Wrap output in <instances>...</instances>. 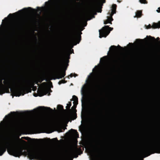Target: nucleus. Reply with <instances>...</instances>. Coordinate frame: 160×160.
Segmentation results:
<instances>
[{"instance_id": "obj_1", "label": "nucleus", "mask_w": 160, "mask_h": 160, "mask_svg": "<svg viewBox=\"0 0 160 160\" xmlns=\"http://www.w3.org/2000/svg\"><path fill=\"white\" fill-rule=\"evenodd\" d=\"M0 148H8L9 153L15 157H19L21 156L24 149L22 147H18L15 141H12L10 142H7L4 146Z\"/></svg>"}, {"instance_id": "obj_2", "label": "nucleus", "mask_w": 160, "mask_h": 160, "mask_svg": "<svg viewBox=\"0 0 160 160\" xmlns=\"http://www.w3.org/2000/svg\"><path fill=\"white\" fill-rule=\"evenodd\" d=\"M156 147L160 148V145L155 144L147 146L141 150L139 154L130 158H134L136 160H137V159L139 158V160H143V158H141L140 157L144 156L143 158H145L155 153H160L157 152L158 151L155 150V148Z\"/></svg>"}, {"instance_id": "obj_3", "label": "nucleus", "mask_w": 160, "mask_h": 160, "mask_svg": "<svg viewBox=\"0 0 160 160\" xmlns=\"http://www.w3.org/2000/svg\"><path fill=\"white\" fill-rule=\"evenodd\" d=\"M94 99H95L94 100L96 101L95 104V107L92 110L91 114L94 120H101V118L102 117L101 109L98 107L99 105L100 104V102L98 99H97V98H95Z\"/></svg>"}, {"instance_id": "obj_4", "label": "nucleus", "mask_w": 160, "mask_h": 160, "mask_svg": "<svg viewBox=\"0 0 160 160\" xmlns=\"http://www.w3.org/2000/svg\"><path fill=\"white\" fill-rule=\"evenodd\" d=\"M27 152L28 157L31 159L37 157L41 159L44 158L47 155V153L45 152L33 149L28 150Z\"/></svg>"}, {"instance_id": "obj_5", "label": "nucleus", "mask_w": 160, "mask_h": 160, "mask_svg": "<svg viewBox=\"0 0 160 160\" xmlns=\"http://www.w3.org/2000/svg\"><path fill=\"white\" fill-rule=\"evenodd\" d=\"M22 126L21 122L18 120H14L10 123L8 130L10 132H14L20 130Z\"/></svg>"}, {"instance_id": "obj_6", "label": "nucleus", "mask_w": 160, "mask_h": 160, "mask_svg": "<svg viewBox=\"0 0 160 160\" xmlns=\"http://www.w3.org/2000/svg\"><path fill=\"white\" fill-rule=\"evenodd\" d=\"M83 29L80 31H75L74 32L71 38V40L73 43L74 45H76L80 42L81 38V34L82 33L81 31Z\"/></svg>"}, {"instance_id": "obj_7", "label": "nucleus", "mask_w": 160, "mask_h": 160, "mask_svg": "<svg viewBox=\"0 0 160 160\" xmlns=\"http://www.w3.org/2000/svg\"><path fill=\"white\" fill-rule=\"evenodd\" d=\"M109 29H111L112 30L113 28L109 27L108 26L106 25L102 27V29L99 30V38H101L102 37H106L110 32Z\"/></svg>"}, {"instance_id": "obj_8", "label": "nucleus", "mask_w": 160, "mask_h": 160, "mask_svg": "<svg viewBox=\"0 0 160 160\" xmlns=\"http://www.w3.org/2000/svg\"><path fill=\"white\" fill-rule=\"evenodd\" d=\"M92 156L94 160H105L102 154L99 151L95 152L92 151L91 152ZM128 160H136L134 158H129Z\"/></svg>"}, {"instance_id": "obj_9", "label": "nucleus", "mask_w": 160, "mask_h": 160, "mask_svg": "<svg viewBox=\"0 0 160 160\" xmlns=\"http://www.w3.org/2000/svg\"><path fill=\"white\" fill-rule=\"evenodd\" d=\"M82 153V151L80 148H78L77 147H75L72 150V153L73 154H76L75 158H77L78 155H80Z\"/></svg>"}, {"instance_id": "obj_10", "label": "nucleus", "mask_w": 160, "mask_h": 160, "mask_svg": "<svg viewBox=\"0 0 160 160\" xmlns=\"http://www.w3.org/2000/svg\"><path fill=\"white\" fill-rule=\"evenodd\" d=\"M151 28L154 29L160 28V21H159L158 23H154L152 26L149 24L148 26H146V28L148 29Z\"/></svg>"}, {"instance_id": "obj_11", "label": "nucleus", "mask_w": 160, "mask_h": 160, "mask_svg": "<svg viewBox=\"0 0 160 160\" xmlns=\"http://www.w3.org/2000/svg\"><path fill=\"white\" fill-rule=\"evenodd\" d=\"M10 46V42L9 40L6 44H4L3 46L2 50V52L3 53H5L9 48Z\"/></svg>"}, {"instance_id": "obj_12", "label": "nucleus", "mask_w": 160, "mask_h": 160, "mask_svg": "<svg viewBox=\"0 0 160 160\" xmlns=\"http://www.w3.org/2000/svg\"><path fill=\"white\" fill-rule=\"evenodd\" d=\"M117 5L115 4H113L112 5L111 11H109L108 13V15H111L113 16V15L116 12V10L117 8Z\"/></svg>"}, {"instance_id": "obj_13", "label": "nucleus", "mask_w": 160, "mask_h": 160, "mask_svg": "<svg viewBox=\"0 0 160 160\" xmlns=\"http://www.w3.org/2000/svg\"><path fill=\"white\" fill-rule=\"evenodd\" d=\"M67 69V68L64 71H59L58 72L57 74V79L62 78L64 77L66 75V71H65Z\"/></svg>"}, {"instance_id": "obj_14", "label": "nucleus", "mask_w": 160, "mask_h": 160, "mask_svg": "<svg viewBox=\"0 0 160 160\" xmlns=\"http://www.w3.org/2000/svg\"><path fill=\"white\" fill-rule=\"evenodd\" d=\"M109 16L107 17V19L104 22V24H106L108 23L112 24V21H113V19L112 18V16L111 15H108Z\"/></svg>"}, {"instance_id": "obj_15", "label": "nucleus", "mask_w": 160, "mask_h": 160, "mask_svg": "<svg viewBox=\"0 0 160 160\" xmlns=\"http://www.w3.org/2000/svg\"><path fill=\"white\" fill-rule=\"evenodd\" d=\"M117 47L114 45L111 46L109 48L110 52L112 54L115 53L117 51Z\"/></svg>"}, {"instance_id": "obj_16", "label": "nucleus", "mask_w": 160, "mask_h": 160, "mask_svg": "<svg viewBox=\"0 0 160 160\" xmlns=\"http://www.w3.org/2000/svg\"><path fill=\"white\" fill-rule=\"evenodd\" d=\"M142 15V10H137L135 12V15L134 16V18H140Z\"/></svg>"}, {"instance_id": "obj_17", "label": "nucleus", "mask_w": 160, "mask_h": 160, "mask_svg": "<svg viewBox=\"0 0 160 160\" xmlns=\"http://www.w3.org/2000/svg\"><path fill=\"white\" fill-rule=\"evenodd\" d=\"M60 58L61 59V63L60 64V68L62 67L63 64V60L64 59V55L63 53H61L60 55Z\"/></svg>"}, {"instance_id": "obj_18", "label": "nucleus", "mask_w": 160, "mask_h": 160, "mask_svg": "<svg viewBox=\"0 0 160 160\" xmlns=\"http://www.w3.org/2000/svg\"><path fill=\"white\" fill-rule=\"evenodd\" d=\"M121 157L120 155L117 153L112 157V160H121Z\"/></svg>"}, {"instance_id": "obj_19", "label": "nucleus", "mask_w": 160, "mask_h": 160, "mask_svg": "<svg viewBox=\"0 0 160 160\" xmlns=\"http://www.w3.org/2000/svg\"><path fill=\"white\" fill-rule=\"evenodd\" d=\"M40 92L42 93V95H39L40 96H42L44 95H46L48 92V90L45 88L42 89L40 90Z\"/></svg>"}, {"instance_id": "obj_20", "label": "nucleus", "mask_w": 160, "mask_h": 160, "mask_svg": "<svg viewBox=\"0 0 160 160\" xmlns=\"http://www.w3.org/2000/svg\"><path fill=\"white\" fill-rule=\"evenodd\" d=\"M72 100L74 101L73 104H78V97L75 95H73L72 96Z\"/></svg>"}, {"instance_id": "obj_21", "label": "nucleus", "mask_w": 160, "mask_h": 160, "mask_svg": "<svg viewBox=\"0 0 160 160\" xmlns=\"http://www.w3.org/2000/svg\"><path fill=\"white\" fill-rule=\"evenodd\" d=\"M69 132L71 133H73L76 136H78V134L76 130L71 129Z\"/></svg>"}, {"instance_id": "obj_22", "label": "nucleus", "mask_w": 160, "mask_h": 160, "mask_svg": "<svg viewBox=\"0 0 160 160\" xmlns=\"http://www.w3.org/2000/svg\"><path fill=\"white\" fill-rule=\"evenodd\" d=\"M39 108H46V109L45 110L48 113H49L52 112L53 111L52 109L51 108L49 107H40Z\"/></svg>"}, {"instance_id": "obj_23", "label": "nucleus", "mask_w": 160, "mask_h": 160, "mask_svg": "<svg viewBox=\"0 0 160 160\" xmlns=\"http://www.w3.org/2000/svg\"><path fill=\"white\" fill-rule=\"evenodd\" d=\"M6 151V148H0V156H2Z\"/></svg>"}, {"instance_id": "obj_24", "label": "nucleus", "mask_w": 160, "mask_h": 160, "mask_svg": "<svg viewBox=\"0 0 160 160\" xmlns=\"http://www.w3.org/2000/svg\"><path fill=\"white\" fill-rule=\"evenodd\" d=\"M101 82H99V83L96 85L97 89L96 90V92L97 93L98 92V90L101 88Z\"/></svg>"}, {"instance_id": "obj_25", "label": "nucleus", "mask_w": 160, "mask_h": 160, "mask_svg": "<svg viewBox=\"0 0 160 160\" xmlns=\"http://www.w3.org/2000/svg\"><path fill=\"white\" fill-rule=\"evenodd\" d=\"M77 105V104H73V106L71 108V109L73 112H76L77 110L76 108Z\"/></svg>"}, {"instance_id": "obj_26", "label": "nucleus", "mask_w": 160, "mask_h": 160, "mask_svg": "<svg viewBox=\"0 0 160 160\" xmlns=\"http://www.w3.org/2000/svg\"><path fill=\"white\" fill-rule=\"evenodd\" d=\"M44 79L43 77H40L37 80V81H38V83H41V82H42V81H43L44 80Z\"/></svg>"}, {"instance_id": "obj_27", "label": "nucleus", "mask_w": 160, "mask_h": 160, "mask_svg": "<svg viewBox=\"0 0 160 160\" xmlns=\"http://www.w3.org/2000/svg\"><path fill=\"white\" fill-rule=\"evenodd\" d=\"M58 109L59 110H63V106L61 105H58L57 106Z\"/></svg>"}, {"instance_id": "obj_28", "label": "nucleus", "mask_w": 160, "mask_h": 160, "mask_svg": "<svg viewBox=\"0 0 160 160\" xmlns=\"http://www.w3.org/2000/svg\"><path fill=\"white\" fill-rule=\"evenodd\" d=\"M72 105V103L71 102H69L68 104H67V106H66V108L67 109L70 110V108Z\"/></svg>"}, {"instance_id": "obj_29", "label": "nucleus", "mask_w": 160, "mask_h": 160, "mask_svg": "<svg viewBox=\"0 0 160 160\" xmlns=\"http://www.w3.org/2000/svg\"><path fill=\"white\" fill-rule=\"evenodd\" d=\"M67 81L64 79L58 82V84L60 85L62 83H64L66 82Z\"/></svg>"}, {"instance_id": "obj_30", "label": "nucleus", "mask_w": 160, "mask_h": 160, "mask_svg": "<svg viewBox=\"0 0 160 160\" xmlns=\"http://www.w3.org/2000/svg\"><path fill=\"white\" fill-rule=\"evenodd\" d=\"M139 2L143 4H147L148 3V1L146 0H139Z\"/></svg>"}, {"instance_id": "obj_31", "label": "nucleus", "mask_w": 160, "mask_h": 160, "mask_svg": "<svg viewBox=\"0 0 160 160\" xmlns=\"http://www.w3.org/2000/svg\"><path fill=\"white\" fill-rule=\"evenodd\" d=\"M62 120L64 122L67 121V123H68L69 121L68 118L66 117H63L62 118Z\"/></svg>"}, {"instance_id": "obj_32", "label": "nucleus", "mask_w": 160, "mask_h": 160, "mask_svg": "<svg viewBox=\"0 0 160 160\" xmlns=\"http://www.w3.org/2000/svg\"><path fill=\"white\" fill-rule=\"evenodd\" d=\"M28 9H32L33 11H36V10H35L34 9H32L31 7H28V8H24L23 9V10H25L26 11L28 10Z\"/></svg>"}, {"instance_id": "obj_33", "label": "nucleus", "mask_w": 160, "mask_h": 160, "mask_svg": "<svg viewBox=\"0 0 160 160\" xmlns=\"http://www.w3.org/2000/svg\"><path fill=\"white\" fill-rule=\"evenodd\" d=\"M107 57V56H104L100 59V61L102 60L103 62H104L105 60V59Z\"/></svg>"}, {"instance_id": "obj_34", "label": "nucleus", "mask_w": 160, "mask_h": 160, "mask_svg": "<svg viewBox=\"0 0 160 160\" xmlns=\"http://www.w3.org/2000/svg\"><path fill=\"white\" fill-rule=\"evenodd\" d=\"M155 149L158 151L157 152H160V148L156 147V148H155Z\"/></svg>"}, {"instance_id": "obj_35", "label": "nucleus", "mask_w": 160, "mask_h": 160, "mask_svg": "<svg viewBox=\"0 0 160 160\" xmlns=\"http://www.w3.org/2000/svg\"><path fill=\"white\" fill-rule=\"evenodd\" d=\"M120 60V59L119 58H118V59H117V60H116L115 61V62L116 63V64H118V63H119V60Z\"/></svg>"}, {"instance_id": "obj_36", "label": "nucleus", "mask_w": 160, "mask_h": 160, "mask_svg": "<svg viewBox=\"0 0 160 160\" xmlns=\"http://www.w3.org/2000/svg\"><path fill=\"white\" fill-rule=\"evenodd\" d=\"M142 41V39H136V41L138 42H139L140 41Z\"/></svg>"}, {"instance_id": "obj_37", "label": "nucleus", "mask_w": 160, "mask_h": 160, "mask_svg": "<svg viewBox=\"0 0 160 160\" xmlns=\"http://www.w3.org/2000/svg\"><path fill=\"white\" fill-rule=\"evenodd\" d=\"M149 37L150 38H151L152 39H153L154 41H156V39L154 37H152L151 36H149Z\"/></svg>"}, {"instance_id": "obj_38", "label": "nucleus", "mask_w": 160, "mask_h": 160, "mask_svg": "<svg viewBox=\"0 0 160 160\" xmlns=\"http://www.w3.org/2000/svg\"><path fill=\"white\" fill-rule=\"evenodd\" d=\"M158 9L157 10V12H160V7L158 8Z\"/></svg>"}, {"instance_id": "obj_39", "label": "nucleus", "mask_w": 160, "mask_h": 160, "mask_svg": "<svg viewBox=\"0 0 160 160\" xmlns=\"http://www.w3.org/2000/svg\"><path fill=\"white\" fill-rule=\"evenodd\" d=\"M16 13H14L12 14L10 13L9 14L8 16H9L12 17V15L15 14H16Z\"/></svg>"}, {"instance_id": "obj_40", "label": "nucleus", "mask_w": 160, "mask_h": 160, "mask_svg": "<svg viewBox=\"0 0 160 160\" xmlns=\"http://www.w3.org/2000/svg\"><path fill=\"white\" fill-rule=\"evenodd\" d=\"M74 118L73 119V120L76 119V118H77V114H76V113L75 114V115H74Z\"/></svg>"}, {"instance_id": "obj_41", "label": "nucleus", "mask_w": 160, "mask_h": 160, "mask_svg": "<svg viewBox=\"0 0 160 160\" xmlns=\"http://www.w3.org/2000/svg\"><path fill=\"white\" fill-rule=\"evenodd\" d=\"M69 76H70L71 78H72L74 76L73 74L72 73H71Z\"/></svg>"}, {"instance_id": "obj_42", "label": "nucleus", "mask_w": 160, "mask_h": 160, "mask_svg": "<svg viewBox=\"0 0 160 160\" xmlns=\"http://www.w3.org/2000/svg\"><path fill=\"white\" fill-rule=\"evenodd\" d=\"M33 87L34 88V89H33V91H35V90H36L37 87H36V86H34V87Z\"/></svg>"}, {"instance_id": "obj_43", "label": "nucleus", "mask_w": 160, "mask_h": 160, "mask_svg": "<svg viewBox=\"0 0 160 160\" xmlns=\"http://www.w3.org/2000/svg\"><path fill=\"white\" fill-rule=\"evenodd\" d=\"M46 84V82H43L42 83V85H45Z\"/></svg>"}, {"instance_id": "obj_44", "label": "nucleus", "mask_w": 160, "mask_h": 160, "mask_svg": "<svg viewBox=\"0 0 160 160\" xmlns=\"http://www.w3.org/2000/svg\"><path fill=\"white\" fill-rule=\"evenodd\" d=\"M159 39V37H158V38H156V39L157 40V41H158V42H160V39Z\"/></svg>"}, {"instance_id": "obj_45", "label": "nucleus", "mask_w": 160, "mask_h": 160, "mask_svg": "<svg viewBox=\"0 0 160 160\" xmlns=\"http://www.w3.org/2000/svg\"><path fill=\"white\" fill-rule=\"evenodd\" d=\"M24 138L26 140H28V139H27L28 138V139H30V138H28V137H24Z\"/></svg>"}, {"instance_id": "obj_46", "label": "nucleus", "mask_w": 160, "mask_h": 160, "mask_svg": "<svg viewBox=\"0 0 160 160\" xmlns=\"http://www.w3.org/2000/svg\"><path fill=\"white\" fill-rule=\"evenodd\" d=\"M73 75L74 77H76V76H78V75L77 74L74 73Z\"/></svg>"}, {"instance_id": "obj_47", "label": "nucleus", "mask_w": 160, "mask_h": 160, "mask_svg": "<svg viewBox=\"0 0 160 160\" xmlns=\"http://www.w3.org/2000/svg\"><path fill=\"white\" fill-rule=\"evenodd\" d=\"M71 155V154L70 153H68V154H67V156L68 157L69 156H70V155Z\"/></svg>"}, {"instance_id": "obj_48", "label": "nucleus", "mask_w": 160, "mask_h": 160, "mask_svg": "<svg viewBox=\"0 0 160 160\" xmlns=\"http://www.w3.org/2000/svg\"><path fill=\"white\" fill-rule=\"evenodd\" d=\"M118 47H119V48H122V47H121V46H119V45H118Z\"/></svg>"}, {"instance_id": "obj_49", "label": "nucleus", "mask_w": 160, "mask_h": 160, "mask_svg": "<svg viewBox=\"0 0 160 160\" xmlns=\"http://www.w3.org/2000/svg\"><path fill=\"white\" fill-rule=\"evenodd\" d=\"M105 2V0H102V3H104Z\"/></svg>"}, {"instance_id": "obj_50", "label": "nucleus", "mask_w": 160, "mask_h": 160, "mask_svg": "<svg viewBox=\"0 0 160 160\" xmlns=\"http://www.w3.org/2000/svg\"><path fill=\"white\" fill-rule=\"evenodd\" d=\"M58 140L57 138H54L53 139H52V140Z\"/></svg>"}, {"instance_id": "obj_51", "label": "nucleus", "mask_w": 160, "mask_h": 160, "mask_svg": "<svg viewBox=\"0 0 160 160\" xmlns=\"http://www.w3.org/2000/svg\"><path fill=\"white\" fill-rule=\"evenodd\" d=\"M50 83L52 85V83L51 82H50Z\"/></svg>"}, {"instance_id": "obj_52", "label": "nucleus", "mask_w": 160, "mask_h": 160, "mask_svg": "<svg viewBox=\"0 0 160 160\" xmlns=\"http://www.w3.org/2000/svg\"><path fill=\"white\" fill-rule=\"evenodd\" d=\"M72 52L73 53V49L72 50Z\"/></svg>"}, {"instance_id": "obj_53", "label": "nucleus", "mask_w": 160, "mask_h": 160, "mask_svg": "<svg viewBox=\"0 0 160 160\" xmlns=\"http://www.w3.org/2000/svg\"><path fill=\"white\" fill-rule=\"evenodd\" d=\"M22 11V10H21L19 11L18 12H21Z\"/></svg>"}, {"instance_id": "obj_54", "label": "nucleus", "mask_w": 160, "mask_h": 160, "mask_svg": "<svg viewBox=\"0 0 160 160\" xmlns=\"http://www.w3.org/2000/svg\"><path fill=\"white\" fill-rule=\"evenodd\" d=\"M117 2H120V1H119V0H118Z\"/></svg>"}, {"instance_id": "obj_55", "label": "nucleus", "mask_w": 160, "mask_h": 160, "mask_svg": "<svg viewBox=\"0 0 160 160\" xmlns=\"http://www.w3.org/2000/svg\"><path fill=\"white\" fill-rule=\"evenodd\" d=\"M13 30L14 31H15V28H14L13 29Z\"/></svg>"}, {"instance_id": "obj_56", "label": "nucleus", "mask_w": 160, "mask_h": 160, "mask_svg": "<svg viewBox=\"0 0 160 160\" xmlns=\"http://www.w3.org/2000/svg\"><path fill=\"white\" fill-rule=\"evenodd\" d=\"M13 112V113H15V112Z\"/></svg>"}, {"instance_id": "obj_57", "label": "nucleus", "mask_w": 160, "mask_h": 160, "mask_svg": "<svg viewBox=\"0 0 160 160\" xmlns=\"http://www.w3.org/2000/svg\"><path fill=\"white\" fill-rule=\"evenodd\" d=\"M65 129H66V128H64V130H65Z\"/></svg>"}, {"instance_id": "obj_58", "label": "nucleus", "mask_w": 160, "mask_h": 160, "mask_svg": "<svg viewBox=\"0 0 160 160\" xmlns=\"http://www.w3.org/2000/svg\"><path fill=\"white\" fill-rule=\"evenodd\" d=\"M87 24V23H86V25H85V26H86V24Z\"/></svg>"}]
</instances>
